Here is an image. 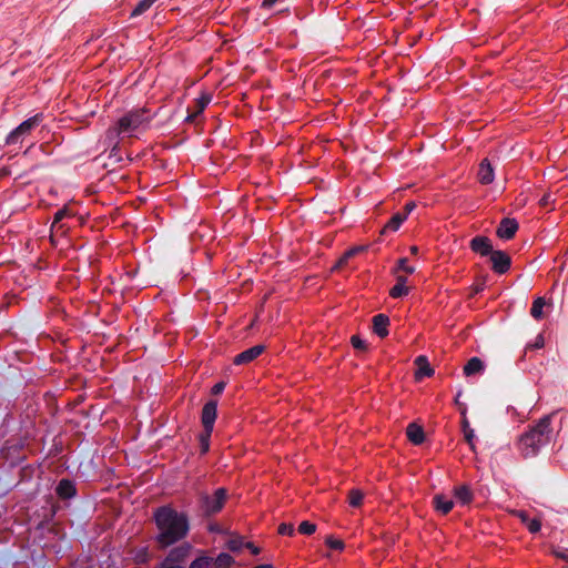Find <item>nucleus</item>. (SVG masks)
Instances as JSON below:
<instances>
[{
    "label": "nucleus",
    "mask_w": 568,
    "mask_h": 568,
    "mask_svg": "<svg viewBox=\"0 0 568 568\" xmlns=\"http://www.w3.org/2000/svg\"><path fill=\"white\" fill-rule=\"evenodd\" d=\"M407 220V213L397 212L395 213L390 220L387 222V224L383 229V233L387 232H396L400 225L404 223V221Z\"/></svg>",
    "instance_id": "nucleus-20"
},
{
    "label": "nucleus",
    "mask_w": 568,
    "mask_h": 568,
    "mask_svg": "<svg viewBox=\"0 0 568 568\" xmlns=\"http://www.w3.org/2000/svg\"><path fill=\"white\" fill-rule=\"evenodd\" d=\"M254 568H273V566L270 565V564H262V565H258V566H256Z\"/></svg>",
    "instance_id": "nucleus-51"
},
{
    "label": "nucleus",
    "mask_w": 568,
    "mask_h": 568,
    "mask_svg": "<svg viewBox=\"0 0 568 568\" xmlns=\"http://www.w3.org/2000/svg\"><path fill=\"white\" fill-rule=\"evenodd\" d=\"M191 546L187 542L172 548L166 557L155 568H184Z\"/></svg>",
    "instance_id": "nucleus-6"
},
{
    "label": "nucleus",
    "mask_w": 568,
    "mask_h": 568,
    "mask_svg": "<svg viewBox=\"0 0 568 568\" xmlns=\"http://www.w3.org/2000/svg\"><path fill=\"white\" fill-rule=\"evenodd\" d=\"M226 546L231 551H240L245 546V542L241 538H231L227 540Z\"/></svg>",
    "instance_id": "nucleus-32"
},
{
    "label": "nucleus",
    "mask_w": 568,
    "mask_h": 568,
    "mask_svg": "<svg viewBox=\"0 0 568 568\" xmlns=\"http://www.w3.org/2000/svg\"><path fill=\"white\" fill-rule=\"evenodd\" d=\"M526 527L530 534H537L541 528V521L538 518H530L527 521Z\"/></svg>",
    "instance_id": "nucleus-33"
},
{
    "label": "nucleus",
    "mask_w": 568,
    "mask_h": 568,
    "mask_svg": "<svg viewBox=\"0 0 568 568\" xmlns=\"http://www.w3.org/2000/svg\"><path fill=\"white\" fill-rule=\"evenodd\" d=\"M406 435L408 439L415 445H420L425 439L423 428L415 423H412L407 426Z\"/></svg>",
    "instance_id": "nucleus-19"
},
{
    "label": "nucleus",
    "mask_w": 568,
    "mask_h": 568,
    "mask_svg": "<svg viewBox=\"0 0 568 568\" xmlns=\"http://www.w3.org/2000/svg\"><path fill=\"white\" fill-rule=\"evenodd\" d=\"M351 343H352L353 347L356 349H365L366 348V342L363 341L359 336H356V335L352 336Z\"/></svg>",
    "instance_id": "nucleus-38"
},
{
    "label": "nucleus",
    "mask_w": 568,
    "mask_h": 568,
    "mask_svg": "<svg viewBox=\"0 0 568 568\" xmlns=\"http://www.w3.org/2000/svg\"><path fill=\"white\" fill-rule=\"evenodd\" d=\"M264 349H265V346L262 344L254 345V346L241 352L240 354H237L234 357L233 363L235 365L248 364V363L253 362L255 358H257L264 352Z\"/></svg>",
    "instance_id": "nucleus-9"
},
{
    "label": "nucleus",
    "mask_w": 568,
    "mask_h": 568,
    "mask_svg": "<svg viewBox=\"0 0 568 568\" xmlns=\"http://www.w3.org/2000/svg\"><path fill=\"white\" fill-rule=\"evenodd\" d=\"M519 517L525 525L527 524L528 520H530V517L525 511H520Z\"/></svg>",
    "instance_id": "nucleus-48"
},
{
    "label": "nucleus",
    "mask_w": 568,
    "mask_h": 568,
    "mask_svg": "<svg viewBox=\"0 0 568 568\" xmlns=\"http://www.w3.org/2000/svg\"><path fill=\"white\" fill-rule=\"evenodd\" d=\"M225 385H226V384H225L224 382H219V383H216V384L212 387L211 393H212L213 395H219V394H221V393L224 390Z\"/></svg>",
    "instance_id": "nucleus-41"
},
{
    "label": "nucleus",
    "mask_w": 568,
    "mask_h": 568,
    "mask_svg": "<svg viewBox=\"0 0 568 568\" xmlns=\"http://www.w3.org/2000/svg\"><path fill=\"white\" fill-rule=\"evenodd\" d=\"M433 503L435 509L443 515H447L454 507V501L442 494L435 495Z\"/></svg>",
    "instance_id": "nucleus-16"
},
{
    "label": "nucleus",
    "mask_w": 568,
    "mask_h": 568,
    "mask_svg": "<svg viewBox=\"0 0 568 568\" xmlns=\"http://www.w3.org/2000/svg\"><path fill=\"white\" fill-rule=\"evenodd\" d=\"M544 345H545L544 336L541 334H539L535 338L534 343L528 344L526 348L527 349H530V348L539 349V348H542Z\"/></svg>",
    "instance_id": "nucleus-37"
},
{
    "label": "nucleus",
    "mask_w": 568,
    "mask_h": 568,
    "mask_svg": "<svg viewBox=\"0 0 568 568\" xmlns=\"http://www.w3.org/2000/svg\"><path fill=\"white\" fill-rule=\"evenodd\" d=\"M211 101H212V95L210 93H202L196 99V110H195L196 113L202 114V112L211 103Z\"/></svg>",
    "instance_id": "nucleus-28"
},
{
    "label": "nucleus",
    "mask_w": 568,
    "mask_h": 568,
    "mask_svg": "<svg viewBox=\"0 0 568 568\" xmlns=\"http://www.w3.org/2000/svg\"><path fill=\"white\" fill-rule=\"evenodd\" d=\"M55 493L62 499H70L75 496L77 488L73 480L63 478L58 483Z\"/></svg>",
    "instance_id": "nucleus-12"
},
{
    "label": "nucleus",
    "mask_w": 568,
    "mask_h": 568,
    "mask_svg": "<svg viewBox=\"0 0 568 568\" xmlns=\"http://www.w3.org/2000/svg\"><path fill=\"white\" fill-rule=\"evenodd\" d=\"M397 268L402 270L408 274H413L415 272V267L408 265V261L406 257H403L398 261Z\"/></svg>",
    "instance_id": "nucleus-36"
},
{
    "label": "nucleus",
    "mask_w": 568,
    "mask_h": 568,
    "mask_svg": "<svg viewBox=\"0 0 568 568\" xmlns=\"http://www.w3.org/2000/svg\"><path fill=\"white\" fill-rule=\"evenodd\" d=\"M469 245L473 252L478 253L481 256H490L494 252L491 242L487 236H475L471 239Z\"/></svg>",
    "instance_id": "nucleus-11"
},
{
    "label": "nucleus",
    "mask_w": 568,
    "mask_h": 568,
    "mask_svg": "<svg viewBox=\"0 0 568 568\" xmlns=\"http://www.w3.org/2000/svg\"><path fill=\"white\" fill-rule=\"evenodd\" d=\"M389 317L385 314H377L373 317V329L374 333L384 338L388 335Z\"/></svg>",
    "instance_id": "nucleus-13"
},
{
    "label": "nucleus",
    "mask_w": 568,
    "mask_h": 568,
    "mask_svg": "<svg viewBox=\"0 0 568 568\" xmlns=\"http://www.w3.org/2000/svg\"><path fill=\"white\" fill-rule=\"evenodd\" d=\"M245 547H247L253 555H257L260 549L255 547L252 542H245Z\"/></svg>",
    "instance_id": "nucleus-45"
},
{
    "label": "nucleus",
    "mask_w": 568,
    "mask_h": 568,
    "mask_svg": "<svg viewBox=\"0 0 568 568\" xmlns=\"http://www.w3.org/2000/svg\"><path fill=\"white\" fill-rule=\"evenodd\" d=\"M469 428H471V427L469 426L468 420L466 418H464V420H463V432H465V429H469Z\"/></svg>",
    "instance_id": "nucleus-50"
},
{
    "label": "nucleus",
    "mask_w": 568,
    "mask_h": 568,
    "mask_svg": "<svg viewBox=\"0 0 568 568\" xmlns=\"http://www.w3.org/2000/svg\"><path fill=\"white\" fill-rule=\"evenodd\" d=\"M155 115V112H151L145 106L128 111L119 118L114 125L108 129L105 138L109 144L115 148L119 144L120 138L138 136L139 133L148 130Z\"/></svg>",
    "instance_id": "nucleus-2"
},
{
    "label": "nucleus",
    "mask_w": 568,
    "mask_h": 568,
    "mask_svg": "<svg viewBox=\"0 0 568 568\" xmlns=\"http://www.w3.org/2000/svg\"><path fill=\"white\" fill-rule=\"evenodd\" d=\"M155 2V0H140L131 12V17H139L146 12Z\"/></svg>",
    "instance_id": "nucleus-25"
},
{
    "label": "nucleus",
    "mask_w": 568,
    "mask_h": 568,
    "mask_svg": "<svg viewBox=\"0 0 568 568\" xmlns=\"http://www.w3.org/2000/svg\"><path fill=\"white\" fill-rule=\"evenodd\" d=\"M43 121V114L37 113L33 116L28 118L23 122H21L17 128H14L7 136L6 144L7 145H17L22 143V141L31 134L33 130H36L41 122Z\"/></svg>",
    "instance_id": "nucleus-4"
},
{
    "label": "nucleus",
    "mask_w": 568,
    "mask_h": 568,
    "mask_svg": "<svg viewBox=\"0 0 568 568\" xmlns=\"http://www.w3.org/2000/svg\"><path fill=\"white\" fill-rule=\"evenodd\" d=\"M72 216H73V213L69 210L68 206H63L62 209L58 210L54 213V216H53V222H52V225H51V232L53 230H63V232H65L64 224L61 223V222L64 219H69V217H72Z\"/></svg>",
    "instance_id": "nucleus-17"
},
{
    "label": "nucleus",
    "mask_w": 568,
    "mask_h": 568,
    "mask_svg": "<svg viewBox=\"0 0 568 568\" xmlns=\"http://www.w3.org/2000/svg\"><path fill=\"white\" fill-rule=\"evenodd\" d=\"M227 491L225 488H217L213 495L203 494L200 497V506L204 515L210 516L219 513L225 503Z\"/></svg>",
    "instance_id": "nucleus-5"
},
{
    "label": "nucleus",
    "mask_w": 568,
    "mask_h": 568,
    "mask_svg": "<svg viewBox=\"0 0 568 568\" xmlns=\"http://www.w3.org/2000/svg\"><path fill=\"white\" fill-rule=\"evenodd\" d=\"M326 545L334 550H342L344 548V542L339 539H335L333 537H328L326 539Z\"/></svg>",
    "instance_id": "nucleus-35"
},
{
    "label": "nucleus",
    "mask_w": 568,
    "mask_h": 568,
    "mask_svg": "<svg viewBox=\"0 0 568 568\" xmlns=\"http://www.w3.org/2000/svg\"><path fill=\"white\" fill-rule=\"evenodd\" d=\"M491 268L497 274H505L511 265L510 256L504 251H494L490 254Z\"/></svg>",
    "instance_id": "nucleus-7"
},
{
    "label": "nucleus",
    "mask_w": 568,
    "mask_h": 568,
    "mask_svg": "<svg viewBox=\"0 0 568 568\" xmlns=\"http://www.w3.org/2000/svg\"><path fill=\"white\" fill-rule=\"evenodd\" d=\"M316 530V525L311 521H302L298 526V531L303 535H312Z\"/></svg>",
    "instance_id": "nucleus-31"
},
{
    "label": "nucleus",
    "mask_w": 568,
    "mask_h": 568,
    "mask_svg": "<svg viewBox=\"0 0 568 568\" xmlns=\"http://www.w3.org/2000/svg\"><path fill=\"white\" fill-rule=\"evenodd\" d=\"M352 257H354V252H352V250L349 248L346 252H344V254L338 258L336 264L333 266V270L342 268L344 265L347 264V262Z\"/></svg>",
    "instance_id": "nucleus-30"
},
{
    "label": "nucleus",
    "mask_w": 568,
    "mask_h": 568,
    "mask_svg": "<svg viewBox=\"0 0 568 568\" xmlns=\"http://www.w3.org/2000/svg\"><path fill=\"white\" fill-rule=\"evenodd\" d=\"M464 436H465L466 442L469 444L470 448L474 449L475 448V445H474L475 432H474V429L473 428L465 429Z\"/></svg>",
    "instance_id": "nucleus-39"
},
{
    "label": "nucleus",
    "mask_w": 568,
    "mask_h": 568,
    "mask_svg": "<svg viewBox=\"0 0 568 568\" xmlns=\"http://www.w3.org/2000/svg\"><path fill=\"white\" fill-rule=\"evenodd\" d=\"M550 194H545L539 201L540 205L546 206L550 202Z\"/></svg>",
    "instance_id": "nucleus-46"
},
{
    "label": "nucleus",
    "mask_w": 568,
    "mask_h": 568,
    "mask_svg": "<svg viewBox=\"0 0 568 568\" xmlns=\"http://www.w3.org/2000/svg\"><path fill=\"white\" fill-rule=\"evenodd\" d=\"M454 495L462 505H467L473 500V493L467 485L455 487Z\"/></svg>",
    "instance_id": "nucleus-22"
},
{
    "label": "nucleus",
    "mask_w": 568,
    "mask_h": 568,
    "mask_svg": "<svg viewBox=\"0 0 568 568\" xmlns=\"http://www.w3.org/2000/svg\"><path fill=\"white\" fill-rule=\"evenodd\" d=\"M555 556L568 562V549L555 550Z\"/></svg>",
    "instance_id": "nucleus-42"
},
{
    "label": "nucleus",
    "mask_w": 568,
    "mask_h": 568,
    "mask_svg": "<svg viewBox=\"0 0 568 568\" xmlns=\"http://www.w3.org/2000/svg\"><path fill=\"white\" fill-rule=\"evenodd\" d=\"M484 369H485V365H484L483 361L478 357H471L464 366V374L466 376H471L475 374L483 373Z\"/></svg>",
    "instance_id": "nucleus-21"
},
{
    "label": "nucleus",
    "mask_w": 568,
    "mask_h": 568,
    "mask_svg": "<svg viewBox=\"0 0 568 568\" xmlns=\"http://www.w3.org/2000/svg\"><path fill=\"white\" fill-rule=\"evenodd\" d=\"M416 209V203L414 201H409L404 206V212L407 213V216Z\"/></svg>",
    "instance_id": "nucleus-43"
},
{
    "label": "nucleus",
    "mask_w": 568,
    "mask_h": 568,
    "mask_svg": "<svg viewBox=\"0 0 568 568\" xmlns=\"http://www.w3.org/2000/svg\"><path fill=\"white\" fill-rule=\"evenodd\" d=\"M153 520L156 527L154 541L161 549L182 541L190 532L189 515L185 511L178 510L172 505L155 508Z\"/></svg>",
    "instance_id": "nucleus-1"
},
{
    "label": "nucleus",
    "mask_w": 568,
    "mask_h": 568,
    "mask_svg": "<svg viewBox=\"0 0 568 568\" xmlns=\"http://www.w3.org/2000/svg\"><path fill=\"white\" fill-rule=\"evenodd\" d=\"M233 562V557L226 552H221L216 558H213L215 568H229Z\"/></svg>",
    "instance_id": "nucleus-24"
},
{
    "label": "nucleus",
    "mask_w": 568,
    "mask_h": 568,
    "mask_svg": "<svg viewBox=\"0 0 568 568\" xmlns=\"http://www.w3.org/2000/svg\"><path fill=\"white\" fill-rule=\"evenodd\" d=\"M546 305V301L544 297H537L531 305L530 314L535 320H541L544 316V307Z\"/></svg>",
    "instance_id": "nucleus-23"
},
{
    "label": "nucleus",
    "mask_w": 568,
    "mask_h": 568,
    "mask_svg": "<svg viewBox=\"0 0 568 568\" xmlns=\"http://www.w3.org/2000/svg\"><path fill=\"white\" fill-rule=\"evenodd\" d=\"M417 252H418V247H417V246H412V247H410V253H412V254H414V255H415V254H417Z\"/></svg>",
    "instance_id": "nucleus-52"
},
{
    "label": "nucleus",
    "mask_w": 568,
    "mask_h": 568,
    "mask_svg": "<svg viewBox=\"0 0 568 568\" xmlns=\"http://www.w3.org/2000/svg\"><path fill=\"white\" fill-rule=\"evenodd\" d=\"M352 252H354V256L366 251L367 250V246L366 245H358V246H354V247H351Z\"/></svg>",
    "instance_id": "nucleus-44"
},
{
    "label": "nucleus",
    "mask_w": 568,
    "mask_h": 568,
    "mask_svg": "<svg viewBox=\"0 0 568 568\" xmlns=\"http://www.w3.org/2000/svg\"><path fill=\"white\" fill-rule=\"evenodd\" d=\"M551 416L547 415L527 433L520 436L518 449L524 457H534L541 447L546 446L551 437Z\"/></svg>",
    "instance_id": "nucleus-3"
},
{
    "label": "nucleus",
    "mask_w": 568,
    "mask_h": 568,
    "mask_svg": "<svg viewBox=\"0 0 568 568\" xmlns=\"http://www.w3.org/2000/svg\"><path fill=\"white\" fill-rule=\"evenodd\" d=\"M189 568H215L213 564V558L207 556H202L194 559Z\"/></svg>",
    "instance_id": "nucleus-26"
},
{
    "label": "nucleus",
    "mask_w": 568,
    "mask_h": 568,
    "mask_svg": "<svg viewBox=\"0 0 568 568\" xmlns=\"http://www.w3.org/2000/svg\"><path fill=\"white\" fill-rule=\"evenodd\" d=\"M295 528L292 524L283 523L278 526V534L283 536H293Z\"/></svg>",
    "instance_id": "nucleus-34"
},
{
    "label": "nucleus",
    "mask_w": 568,
    "mask_h": 568,
    "mask_svg": "<svg viewBox=\"0 0 568 568\" xmlns=\"http://www.w3.org/2000/svg\"><path fill=\"white\" fill-rule=\"evenodd\" d=\"M415 365L417 366L415 374L417 379L430 377L434 374V369L430 367L429 362L425 355L417 356L415 358Z\"/></svg>",
    "instance_id": "nucleus-15"
},
{
    "label": "nucleus",
    "mask_w": 568,
    "mask_h": 568,
    "mask_svg": "<svg viewBox=\"0 0 568 568\" xmlns=\"http://www.w3.org/2000/svg\"><path fill=\"white\" fill-rule=\"evenodd\" d=\"M199 114L196 113V111L194 112H189V114L186 115L185 118V121L186 122H193L195 120V118Z\"/></svg>",
    "instance_id": "nucleus-47"
},
{
    "label": "nucleus",
    "mask_w": 568,
    "mask_h": 568,
    "mask_svg": "<svg viewBox=\"0 0 568 568\" xmlns=\"http://www.w3.org/2000/svg\"><path fill=\"white\" fill-rule=\"evenodd\" d=\"M216 415H217V402L209 400L207 403H205L202 408V415H201L203 429L213 432Z\"/></svg>",
    "instance_id": "nucleus-8"
},
{
    "label": "nucleus",
    "mask_w": 568,
    "mask_h": 568,
    "mask_svg": "<svg viewBox=\"0 0 568 568\" xmlns=\"http://www.w3.org/2000/svg\"><path fill=\"white\" fill-rule=\"evenodd\" d=\"M407 277L399 275L396 278V284L392 287L389 295L393 298H400L403 296H406L409 292L408 287L406 286Z\"/></svg>",
    "instance_id": "nucleus-18"
},
{
    "label": "nucleus",
    "mask_w": 568,
    "mask_h": 568,
    "mask_svg": "<svg viewBox=\"0 0 568 568\" xmlns=\"http://www.w3.org/2000/svg\"><path fill=\"white\" fill-rule=\"evenodd\" d=\"M495 179L494 169L487 159H484L478 169V180L481 184H490Z\"/></svg>",
    "instance_id": "nucleus-14"
},
{
    "label": "nucleus",
    "mask_w": 568,
    "mask_h": 568,
    "mask_svg": "<svg viewBox=\"0 0 568 568\" xmlns=\"http://www.w3.org/2000/svg\"><path fill=\"white\" fill-rule=\"evenodd\" d=\"M364 494L359 489H352L348 494V503L352 507L361 506Z\"/></svg>",
    "instance_id": "nucleus-29"
},
{
    "label": "nucleus",
    "mask_w": 568,
    "mask_h": 568,
    "mask_svg": "<svg viewBox=\"0 0 568 568\" xmlns=\"http://www.w3.org/2000/svg\"><path fill=\"white\" fill-rule=\"evenodd\" d=\"M518 230V223L515 219L505 217L501 220L498 229L497 235L501 240H510L514 237Z\"/></svg>",
    "instance_id": "nucleus-10"
},
{
    "label": "nucleus",
    "mask_w": 568,
    "mask_h": 568,
    "mask_svg": "<svg viewBox=\"0 0 568 568\" xmlns=\"http://www.w3.org/2000/svg\"><path fill=\"white\" fill-rule=\"evenodd\" d=\"M462 394H463V390H462V389H459V390L457 392V394H456V396H455V399H454V400H455V404L459 407L460 413H462L463 415H465V414H466V405H465L464 403H462V402H460V396H462Z\"/></svg>",
    "instance_id": "nucleus-40"
},
{
    "label": "nucleus",
    "mask_w": 568,
    "mask_h": 568,
    "mask_svg": "<svg viewBox=\"0 0 568 568\" xmlns=\"http://www.w3.org/2000/svg\"><path fill=\"white\" fill-rule=\"evenodd\" d=\"M212 432H209L206 429H203V432L199 435V442L201 447V454H206L210 449V438H211Z\"/></svg>",
    "instance_id": "nucleus-27"
},
{
    "label": "nucleus",
    "mask_w": 568,
    "mask_h": 568,
    "mask_svg": "<svg viewBox=\"0 0 568 568\" xmlns=\"http://www.w3.org/2000/svg\"><path fill=\"white\" fill-rule=\"evenodd\" d=\"M507 413L513 415V416H515V415H517V409L515 407H513V406H508L507 407Z\"/></svg>",
    "instance_id": "nucleus-49"
}]
</instances>
